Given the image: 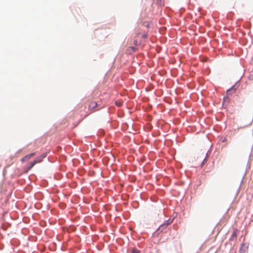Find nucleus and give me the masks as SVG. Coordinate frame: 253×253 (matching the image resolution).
<instances>
[{
  "label": "nucleus",
  "instance_id": "1",
  "mask_svg": "<svg viewBox=\"0 0 253 253\" xmlns=\"http://www.w3.org/2000/svg\"><path fill=\"white\" fill-rule=\"evenodd\" d=\"M46 156V154L44 153V154H42L41 156L37 157L34 162L31 163L29 166L27 167L25 169V173L27 172L30 169H31L34 167V166L35 164L41 162L42 161L43 159Z\"/></svg>",
  "mask_w": 253,
  "mask_h": 253
},
{
  "label": "nucleus",
  "instance_id": "2",
  "mask_svg": "<svg viewBox=\"0 0 253 253\" xmlns=\"http://www.w3.org/2000/svg\"><path fill=\"white\" fill-rule=\"evenodd\" d=\"M35 154H36L35 153H32L30 154L27 155L25 156H24L23 158H22V159H21V161L22 162H25L28 161V160H29L30 159H31V158H32L33 156H35Z\"/></svg>",
  "mask_w": 253,
  "mask_h": 253
},
{
  "label": "nucleus",
  "instance_id": "3",
  "mask_svg": "<svg viewBox=\"0 0 253 253\" xmlns=\"http://www.w3.org/2000/svg\"><path fill=\"white\" fill-rule=\"evenodd\" d=\"M97 105V104L96 102H91L89 105H88V108L89 110H92L94 109Z\"/></svg>",
  "mask_w": 253,
  "mask_h": 253
},
{
  "label": "nucleus",
  "instance_id": "4",
  "mask_svg": "<svg viewBox=\"0 0 253 253\" xmlns=\"http://www.w3.org/2000/svg\"><path fill=\"white\" fill-rule=\"evenodd\" d=\"M229 99L228 96L224 97L223 104H227L229 102Z\"/></svg>",
  "mask_w": 253,
  "mask_h": 253
},
{
  "label": "nucleus",
  "instance_id": "5",
  "mask_svg": "<svg viewBox=\"0 0 253 253\" xmlns=\"http://www.w3.org/2000/svg\"><path fill=\"white\" fill-rule=\"evenodd\" d=\"M238 231L237 230H234L232 234V237H237V234Z\"/></svg>",
  "mask_w": 253,
  "mask_h": 253
},
{
  "label": "nucleus",
  "instance_id": "6",
  "mask_svg": "<svg viewBox=\"0 0 253 253\" xmlns=\"http://www.w3.org/2000/svg\"><path fill=\"white\" fill-rule=\"evenodd\" d=\"M232 92H235V90L233 88H230L227 91V94H230Z\"/></svg>",
  "mask_w": 253,
  "mask_h": 253
},
{
  "label": "nucleus",
  "instance_id": "7",
  "mask_svg": "<svg viewBox=\"0 0 253 253\" xmlns=\"http://www.w3.org/2000/svg\"><path fill=\"white\" fill-rule=\"evenodd\" d=\"M131 253H140V252L139 250H138L137 249H133L132 250Z\"/></svg>",
  "mask_w": 253,
  "mask_h": 253
},
{
  "label": "nucleus",
  "instance_id": "8",
  "mask_svg": "<svg viewBox=\"0 0 253 253\" xmlns=\"http://www.w3.org/2000/svg\"><path fill=\"white\" fill-rule=\"evenodd\" d=\"M116 104L120 107V106H121L122 105V102H116Z\"/></svg>",
  "mask_w": 253,
  "mask_h": 253
},
{
  "label": "nucleus",
  "instance_id": "9",
  "mask_svg": "<svg viewBox=\"0 0 253 253\" xmlns=\"http://www.w3.org/2000/svg\"><path fill=\"white\" fill-rule=\"evenodd\" d=\"M168 224H169V223L164 224L163 225H162L161 226V227H167V225H168Z\"/></svg>",
  "mask_w": 253,
  "mask_h": 253
},
{
  "label": "nucleus",
  "instance_id": "10",
  "mask_svg": "<svg viewBox=\"0 0 253 253\" xmlns=\"http://www.w3.org/2000/svg\"><path fill=\"white\" fill-rule=\"evenodd\" d=\"M146 37H147V35H146V34H143V35H142V37L143 38H146Z\"/></svg>",
  "mask_w": 253,
  "mask_h": 253
},
{
  "label": "nucleus",
  "instance_id": "11",
  "mask_svg": "<svg viewBox=\"0 0 253 253\" xmlns=\"http://www.w3.org/2000/svg\"><path fill=\"white\" fill-rule=\"evenodd\" d=\"M134 44H135V45H137V41H134Z\"/></svg>",
  "mask_w": 253,
  "mask_h": 253
},
{
  "label": "nucleus",
  "instance_id": "12",
  "mask_svg": "<svg viewBox=\"0 0 253 253\" xmlns=\"http://www.w3.org/2000/svg\"><path fill=\"white\" fill-rule=\"evenodd\" d=\"M207 161L206 159H205V160H204L203 162V163H202V165L204 164V163L205 162H206Z\"/></svg>",
  "mask_w": 253,
  "mask_h": 253
},
{
  "label": "nucleus",
  "instance_id": "13",
  "mask_svg": "<svg viewBox=\"0 0 253 253\" xmlns=\"http://www.w3.org/2000/svg\"><path fill=\"white\" fill-rule=\"evenodd\" d=\"M132 49H133V51H134L135 48L134 47H132Z\"/></svg>",
  "mask_w": 253,
  "mask_h": 253
}]
</instances>
